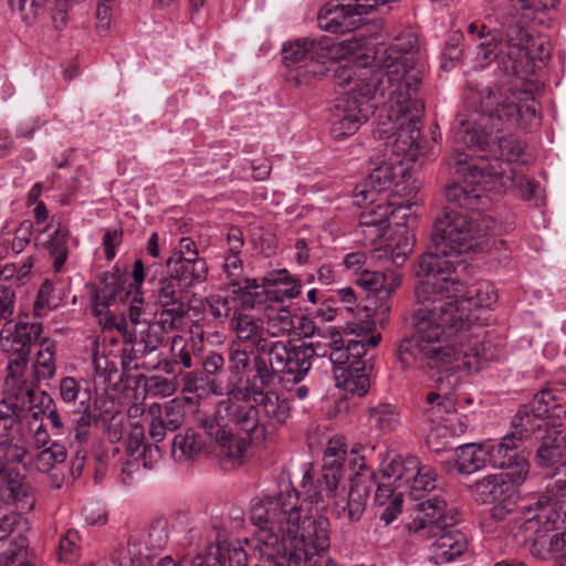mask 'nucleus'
<instances>
[{"label":"nucleus","instance_id":"f257e3e1","mask_svg":"<svg viewBox=\"0 0 566 566\" xmlns=\"http://www.w3.org/2000/svg\"><path fill=\"white\" fill-rule=\"evenodd\" d=\"M416 275L419 307L412 314L415 334L401 339L397 357L403 369L418 367L443 385L457 373L478 371L494 358L492 345L482 328L471 324L473 308L490 307L497 294L488 281L468 285L458 271L427 255Z\"/></svg>","mask_w":566,"mask_h":566},{"label":"nucleus","instance_id":"f03ea898","mask_svg":"<svg viewBox=\"0 0 566 566\" xmlns=\"http://www.w3.org/2000/svg\"><path fill=\"white\" fill-rule=\"evenodd\" d=\"M367 62L361 65H340L335 70V84L348 87L356 83L377 84L384 78L386 97L389 103L387 120L380 122L374 137L385 140L397 157H415L419 148L423 102L416 97L421 84L420 71L413 67L398 45L377 49L371 56L370 71Z\"/></svg>","mask_w":566,"mask_h":566},{"label":"nucleus","instance_id":"7ed1b4c3","mask_svg":"<svg viewBox=\"0 0 566 566\" xmlns=\"http://www.w3.org/2000/svg\"><path fill=\"white\" fill-rule=\"evenodd\" d=\"M291 354L287 342L270 339L256 357H251V377L244 376L241 382L239 379L226 385L212 382L213 394L227 396L219 402L220 413L226 411L229 420L253 442H265L291 418L289 399L266 389Z\"/></svg>","mask_w":566,"mask_h":566},{"label":"nucleus","instance_id":"20e7f679","mask_svg":"<svg viewBox=\"0 0 566 566\" xmlns=\"http://www.w3.org/2000/svg\"><path fill=\"white\" fill-rule=\"evenodd\" d=\"M250 521L256 527L259 549L283 557L287 566H321L329 548V521L325 516L302 518L298 494L290 485L273 496L253 499Z\"/></svg>","mask_w":566,"mask_h":566},{"label":"nucleus","instance_id":"39448f33","mask_svg":"<svg viewBox=\"0 0 566 566\" xmlns=\"http://www.w3.org/2000/svg\"><path fill=\"white\" fill-rule=\"evenodd\" d=\"M500 231L501 224L491 216L444 207L432 224L430 251L419 256L415 271L427 255L447 262L452 271L464 269V256L489 251Z\"/></svg>","mask_w":566,"mask_h":566},{"label":"nucleus","instance_id":"423d86ee","mask_svg":"<svg viewBox=\"0 0 566 566\" xmlns=\"http://www.w3.org/2000/svg\"><path fill=\"white\" fill-rule=\"evenodd\" d=\"M455 174L462 177L463 184L453 182L446 187L448 202L463 209H478L484 192L502 193L515 180L505 175L503 161L491 163L486 157H470L457 154L454 157Z\"/></svg>","mask_w":566,"mask_h":566},{"label":"nucleus","instance_id":"0eeeda50","mask_svg":"<svg viewBox=\"0 0 566 566\" xmlns=\"http://www.w3.org/2000/svg\"><path fill=\"white\" fill-rule=\"evenodd\" d=\"M533 95L527 91L512 90L505 85L485 87L480 95L476 109L484 126L495 134L512 136L515 129H528L538 124L536 111L527 104Z\"/></svg>","mask_w":566,"mask_h":566},{"label":"nucleus","instance_id":"6e6552de","mask_svg":"<svg viewBox=\"0 0 566 566\" xmlns=\"http://www.w3.org/2000/svg\"><path fill=\"white\" fill-rule=\"evenodd\" d=\"M42 333V324L29 322L28 316L18 322H6L0 331V347L7 355V386L20 390L21 384L27 388L24 373L29 363L32 345Z\"/></svg>","mask_w":566,"mask_h":566},{"label":"nucleus","instance_id":"1a4fd4ad","mask_svg":"<svg viewBox=\"0 0 566 566\" xmlns=\"http://www.w3.org/2000/svg\"><path fill=\"white\" fill-rule=\"evenodd\" d=\"M230 326L235 338L229 344V370L241 381L249 374L251 357H256L272 337L264 321L251 314L235 312Z\"/></svg>","mask_w":566,"mask_h":566},{"label":"nucleus","instance_id":"9d476101","mask_svg":"<svg viewBox=\"0 0 566 566\" xmlns=\"http://www.w3.org/2000/svg\"><path fill=\"white\" fill-rule=\"evenodd\" d=\"M453 140L457 145V151L467 147L489 153L491 158L485 157L491 163H494V160L503 161L505 175L512 172L510 164L517 159L523 150L521 143L515 137L495 134V130L484 126L481 116L473 122H461L460 126L453 129Z\"/></svg>","mask_w":566,"mask_h":566},{"label":"nucleus","instance_id":"9b49d317","mask_svg":"<svg viewBox=\"0 0 566 566\" xmlns=\"http://www.w3.org/2000/svg\"><path fill=\"white\" fill-rule=\"evenodd\" d=\"M377 94L387 99L382 77H379L378 85L356 83L350 92L337 101L331 129L334 139L340 140L354 135L367 122L376 108L374 99Z\"/></svg>","mask_w":566,"mask_h":566},{"label":"nucleus","instance_id":"f8f14e48","mask_svg":"<svg viewBox=\"0 0 566 566\" xmlns=\"http://www.w3.org/2000/svg\"><path fill=\"white\" fill-rule=\"evenodd\" d=\"M490 42L476 45V62L486 66L496 61L505 75L520 76L523 64L527 62L530 35L520 23H512L506 29L505 40L495 31Z\"/></svg>","mask_w":566,"mask_h":566},{"label":"nucleus","instance_id":"ddd939ff","mask_svg":"<svg viewBox=\"0 0 566 566\" xmlns=\"http://www.w3.org/2000/svg\"><path fill=\"white\" fill-rule=\"evenodd\" d=\"M563 476L556 478L535 503V514L523 522L515 538H530L536 532L566 528V467Z\"/></svg>","mask_w":566,"mask_h":566},{"label":"nucleus","instance_id":"4468645a","mask_svg":"<svg viewBox=\"0 0 566 566\" xmlns=\"http://www.w3.org/2000/svg\"><path fill=\"white\" fill-rule=\"evenodd\" d=\"M361 446H354L350 451L349 465L358 471L349 480L348 489L339 500L333 502V512L337 518H347L349 522L359 521L363 516L370 492L376 485L375 474L367 469L365 457L358 455Z\"/></svg>","mask_w":566,"mask_h":566},{"label":"nucleus","instance_id":"2eb2a0df","mask_svg":"<svg viewBox=\"0 0 566 566\" xmlns=\"http://www.w3.org/2000/svg\"><path fill=\"white\" fill-rule=\"evenodd\" d=\"M459 521V511L454 506L448 505L443 496L432 495L415 503L412 518L406 528L418 538L429 541L446 527L455 526Z\"/></svg>","mask_w":566,"mask_h":566},{"label":"nucleus","instance_id":"dca6fc26","mask_svg":"<svg viewBox=\"0 0 566 566\" xmlns=\"http://www.w3.org/2000/svg\"><path fill=\"white\" fill-rule=\"evenodd\" d=\"M167 333L157 322H146L145 326L138 331L134 328L126 340H123L120 356L123 373L130 374L155 368L146 361V357L159 349Z\"/></svg>","mask_w":566,"mask_h":566},{"label":"nucleus","instance_id":"f3484780","mask_svg":"<svg viewBox=\"0 0 566 566\" xmlns=\"http://www.w3.org/2000/svg\"><path fill=\"white\" fill-rule=\"evenodd\" d=\"M224 418H227L228 423L232 424L226 411L220 413L218 408L213 417L201 420V428L208 437L214 440L217 444L216 452L222 468L231 470L243 463L249 442L245 438L227 430L226 424L221 422ZM233 426L237 427L234 423Z\"/></svg>","mask_w":566,"mask_h":566},{"label":"nucleus","instance_id":"a211bd4d","mask_svg":"<svg viewBox=\"0 0 566 566\" xmlns=\"http://www.w3.org/2000/svg\"><path fill=\"white\" fill-rule=\"evenodd\" d=\"M407 168L400 160L375 164L367 178L355 189V202L358 206L374 205L379 195L391 186H399L406 177Z\"/></svg>","mask_w":566,"mask_h":566},{"label":"nucleus","instance_id":"6ab92c4d","mask_svg":"<svg viewBox=\"0 0 566 566\" xmlns=\"http://www.w3.org/2000/svg\"><path fill=\"white\" fill-rule=\"evenodd\" d=\"M520 441L514 434H505L501 442L488 447V458L493 468L505 469L504 473L511 478V482L525 481L530 464L524 455L517 452Z\"/></svg>","mask_w":566,"mask_h":566},{"label":"nucleus","instance_id":"aec40b11","mask_svg":"<svg viewBox=\"0 0 566 566\" xmlns=\"http://www.w3.org/2000/svg\"><path fill=\"white\" fill-rule=\"evenodd\" d=\"M363 3L364 0H342L335 4L326 3L318 12V27L327 32L340 34L355 30L360 22L358 17L378 9L369 8L365 12H360L358 6Z\"/></svg>","mask_w":566,"mask_h":566},{"label":"nucleus","instance_id":"412c9836","mask_svg":"<svg viewBox=\"0 0 566 566\" xmlns=\"http://www.w3.org/2000/svg\"><path fill=\"white\" fill-rule=\"evenodd\" d=\"M530 409L546 426L557 427L566 421V388L551 382L538 390L531 400Z\"/></svg>","mask_w":566,"mask_h":566},{"label":"nucleus","instance_id":"4be33fe9","mask_svg":"<svg viewBox=\"0 0 566 566\" xmlns=\"http://www.w3.org/2000/svg\"><path fill=\"white\" fill-rule=\"evenodd\" d=\"M328 57V48L322 42L298 39L289 42L283 48V61L286 66L306 67V72L316 74L321 64Z\"/></svg>","mask_w":566,"mask_h":566},{"label":"nucleus","instance_id":"5701e85b","mask_svg":"<svg viewBox=\"0 0 566 566\" xmlns=\"http://www.w3.org/2000/svg\"><path fill=\"white\" fill-rule=\"evenodd\" d=\"M126 276L116 270L103 275L99 285H90L92 313L96 317L109 313L107 308L128 296Z\"/></svg>","mask_w":566,"mask_h":566},{"label":"nucleus","instance_id":"b1692460","mask_svg":"<svg viewBox=\"0 0 566 566\" xmlns=\"http://www.w3.org/2000/svg\"><path fill=\"white\" fill-rule=\"evenodd\" d=\"M12 12H17L25 24H33L51 13L55 29L65 25L67 0H8Z\"/></svg>","mask_w":566,"mask_h":566},{"label":"nucleus","instance_id":"393cba45","mask_svg":"<svg viewBox=\"0 0 566 566\" xmlns=\"http://www.w3.org/2000/svg\"><path fill=\"white\" fill-rule=\"evenodd\" d=\"M559 533L549 536L554 530L536 532V535L530 538H516L521 544L528 547L530 553L539 559H546L549 556L555 558V566H566V528Z\"/></svg>","mask_w":566,"mask_h":566},{"label":"nucleus","instance_id":"a878e982","mask_svg":"<svg viewBox=\"0 0 566 566\" xmlns=\"http://www.w3.org/2000/svg\"><path fill=\"white\" fill-rule=\"evenodd\" d=\"M28 521L18 513H9L0 518V541L13 536L10 547L1 554V560L14 564L28 552L29 541L24 535Z\"/></svg>","mask_w":566,"mask_h":566},{"label":"nucleus","instance_id":"bb28decb","mask_svg":"<svg viewBox=\"0 0 566 566\" xmlns=\"http://www.w3.org/2000/svg\"><path fill=\"white\" fill-rule=\"evenodd\" d=\"M25 385L27 388L21 384V391L11 390L7 386V378L4 379L6 398L0 401V430L4 433L18 424L21 412L36 405L30 385Z\"/></svg>","mask_w":566,"mask_h":566},{"label":"nucleus","instance_id":"cd10ccee","mask_svg":"<svg viewBox=\"0 0 566 566\" xmlns=\"http://www.w3.org/2000/svg\"><path fill=\"white\" fill-rule=\"evenodd\" d=\"M356 284L365 291L371 293L368 295L370 305H366V310L374 311V317L380 319L382 325L390 313V305L387 303L389 290L385 286V275L380 272L363 271L356 279Z\"/></svg>","mask_w":566,"mask_h":566},{"label":"nucleus","instance_id":"c85d7f7f","mask_svg":"<svg viewBox=\"0 0 566 566\" xmlns=\"http://www.w3.org/2000/svg\"><path fill=\"white\" fill-rule=\"evenodd\" d=\"M511 478L506 473L491 474L482 478L471 485V494L476 502L492 504L496 501H503L510 494H513Z\"/></svg>","mask_w":566,"mask_h":566},{"label":"nucleus","instance_id":"c756f323","mask_svg":"<svg viewBox=\"0 0 566 566\" xmlns=\"http://www.w3.org/2000/svg\"><path fill=\"white\" fill-rule=\"evenodd\" d=\"M166 266L171 277H175L184 289L203 283L208 277V265L205 259L168 258Z\"/></svg>","mask_w":566,"mask_h":566},{"label":"nucleus","instance_id":"7c9ffc66","mask_svg":"<svg viewBox=\"0 0 566 566\" xmlns=\"http://www.w3.org/2000/svg\"><path fill=\"white\" fill-rule=\"evenodd\" d=\"M347 458V444L344 437H334L328 440L324 452L323 480L327 488V494H336L337 484L340 481V469Z\"/></svg>","mask_w":566,"mask_h":566},{"label":"nucleus","instance_id":"2f4dec72","mask_svg":"<svg viewBox=\"0 0 566 566\" xmlns=\"http://www.w3.org/2000/svg\"><path fill=\"white\" fill-rule=\"evenodd\" d=\"M263 284L272 287L266 291L269 300L279 303L297 297L302 290L301 280L292 275L286 269L268 272L263 277Z\"/></svg>","mask_w":566,"mask_h":566},{"label":"nucleus","instance_id":"473e14b6","mask_svg":"<svg viewBox=\"0 0 566 566\" xmlns=\"http://www.w3.org/2000/svg\"><path fill=\"white\" fill-rule=\"evenodd\" d=\"M431 541V549L437 562L450 563L463 555L468 548L467 536L459 530L446 527Z\"/></svg>","mask_w":566,"mask_h":566},{"label":"nucleus","instance_id":"72a5a7b5","mask_svg":"<svg viewBox=\"0 0 566 566\" xmlns=\"http://www.w3.org/2000/svg\"><path fill=\"white\" fill-rule=\"evenodd\" d=\"M0 502L6 505H14L19 510H31L33 499L31 486L21 472L0 476Z\"/></svg>","mask_w":566,"mask_h":566},{"label":"nucleus","instance_id":"f704fd0d","mask_svg":"<svg viewBox=\"0 0 566 566\" xmlns=\"http://www.w3.org/2000/svg\"><path fill=\"white\" fill-rule=\"evenodd\" d=\"M55 343L45 338L40 343V348L32 363L31 379L24 376V381L30 385L32 389L33 398H35V388L39 387L42 381L51 380L55 376Z\"/></svg>","mask_w":566,"mask_h":566},{"label":"nucleus","instance_id":"c9c22d12","mask_svg":"<svg viewBox=\"0 0 566 566\" xmlns=\"http://www.w3.org/2000/svg\"><path fill=\"white\" fill-rule=\"evenodd\" d=\"M28 449L11 433H0V476L21 472L25 467Z\"/></svg>","mask_w":566,"mask_h":566},{"label":"nucleus","instance_id":"e433bc0d","mask_svg":"<svg viewBox=\"0 0 566 566\" xmlns=\"http://www.w3.org/2000/svg\"><path fill=\"white\" fill-rule=\"evenodd\" d=\"M319 355L314 346H292L290 359L275 377L283 382L298 384L308 374L312 367V357Z\"/></svg>","mask_w":566,"mask_h":566},{"label":"nucleus","instance_id":"4c0bfd02","mask_svg":"<svg viewBox=\"0 0 566 566\" xmlns=\"http://www.w3.org/2000/svg\"><path fill=\"white\" fill-rule=\"evenodd\" d=\"M421 463L415 455L396 457L382 469L384 476L395 484L396 489H405L411 479L419 474Z\"/></svg>","mask_w":566,"mask_h":566},{"label":"nucleus","instance_id":"58836bf2","mask_svg":"<svg viewBox=\"0 0 566 566\" xmlns=\"http://www.w3.org/2000/svg\"><path fill=\"white\" fill-rule=\"evenodd\" d=\"M391 212L390 206L379 202L360 214L359 227L364 229V233L369 232L371 241L380 239L389 228Z\"/></svg>","mask_w":566,"mask_h":566},{"label":"nucleus","instance_id":"ea45409f","mask_svg":"<svg viewBox=\"0 0 566 566\" xmlns=\"http://www.w3.org/2000/svg\"><path fill=\"white\" fill-rule=\"evenodd\" d=\"M205 448L202 436L188 429L175 436L171 446V455L177 462H185L196 459Z\"/></svg>","mask_w":566,"mask_h":566},{"label":"nucleus","instance_id":"a19ab883","mask_svg":"<svg viewBox=\"0 0 566 566\" xmlns=\"http://www.w3.org/2000/svg\"><path fill=\"white\" fill-rule=\"evenodd\" d=\"M488 459V447L479 443H465L455 451V464L462 474H471L483 469Z\"/></svg>","mask_w":566,"mask_h":566},{"label":"nucleus","instance_id":"79ce46f5","mask_svg":"<svg viewBox=\"0 0 566 566\" xmlns=\"http://www.w3.org/2000/svg\"><path fill=\"white\" fill-rule=\"evenodd\" d=\"M453 411H455V401L449 394L430 391L427 395L422 415L429 422L440 426Z\"/></svg>","mask_w":566,"mask_h":566},{"label":"nucleus","instance_id":"37998d69","mask_svg":"<svg viewBox=\"0 0 566 566\" xmlns=\"http://www.w3.org/2000/svg\"><path fill=\"white\" fill-rule=\"evenodd\" d=\"M157 323L167 332L181 329L190 306L181 300L158 304Z\"/></svg>","mask_w":566,"mask_h":566},{"label":"nucleus","instance_id":"c03bdc74","mask_svg":"<svg viewBox=\"0 0 566 566\" xmlns=\"http://www.w3.org/2000/svg\"><path fill=\"white\" fill-rule=\"evenodd\" d=\"M437 473L429 465L419 468V474L411 479V482L403 489V494H407L411 500L419 502L431 497L430 492L436 488Z\"/></svg>","mask_w":566,"mask_h":566},{"label":"nucleus","instance_id":"a18cd8bd","mask_svg":"<svg viewBox=\"0 0 566 566\" xmlns=\"http://www.w3.org/2000/svg\"><path fill=\"white\" fill-rule=\"evenodd\" d=\"M66 458L65 446L59 441H52L50 446L39 449L34 455V465L39 472L49 473L63 464Z\"/></svg>","mask_w":566,"mask_h":566},{"label":"nucleus","instance_id":"49530a36","mask_svg":"<svg viewBox=\"0 0 566 566\" xmlns=\"http://www.w3.org/2000/svg\"><path fill=\"white\" fill-rule=\"evenodd\" d=\"M301 486L304 495V501L308 502L311 505H314L316 510H323L327 506L325 497H335V502L336 500H339L342 496L345 495L343 491L340 494L338 492V489L336 490V494H327V488L325 482H315L310 472H306L304 474Z\"/></svg>","mask_w":566,"mask_h":566},{"label":"nucleus","instance_id":"de8ad7c7","mask_svg":"<svg viewBox=\"0 0 566 566\" xmlns=\"http://www.w3.org/2000/svg\"><path fill=\"white\" fill-rule=\"evenodd\" d=\"M70 238V232L66 228L59 226V228L53 232L48 242L45 243V249L50 253L53 260V268L55 272H60L63 268L67 254L69 248L67 242Z\"/></svg>","mask_w":566,"mask_h":566},{"label":"nucleus","instance_id":"09e8293b","mask_svg":"<svg viewBox=\"0 0 566 566\" xmlns=\"http://www.w3.org/2000/svg\"><path fill=\"white\" fill-rule=\"evenodd\" d=\"M369 422L382 433L391 432L399 426V415L389 403H380L368 410Z\"/></svg>","mask_w":566,"mask_h":566},{"label":"nucleus","instance_id":"8fccbe9b","mask_svg":"<svg viewBox=\"0 0 566 566\" xmlns=\"http://www.w3.org/2000/svg\"><path fill=\"white\" fill-rule=\"evenodd\" d=\"M536 421L539 420L537 417L533 416L530 405L522 406L513 419L512 431L509 433L514 434L515 438L522 442L534 436L536 429L541 428L542 424L536 423Z\"/></svg>","mask_w":566,"mask_h":566},{"label":"nucleus","instance_id":"3c124183","mask_svg":"<svg viewBox=\"0 0 566 566\" xmlns=\"http://www.w3.org/2000/svg\"><path fill=\"white\" fill-rule=\"evenodd\" d=\"M98 421H103V423H105L107 418L104 416H99L98 418L94 417L90 410V406L85 405L84 400H81V413L73 421L71 428L74 432L75 441L78 443H86L90 440L93 423H98Z\"/></svg>","mask_w":566,"mask_h":566},{"label":"nucleus","instance_id":"603ef678","mask_svg":"<svg viewBox=\"0 0 566 566\" xmlns=\"http://www.w3.org/2000/svg\"><path fill=\"white\" fill-rule=\"evenodd\" d=\"M161 457L163 453L160 448L156 443H148L139 452V455H136L133 460H127L123 467V474H127L129 476L135 469L139 468V465L146 470H153L157 467Z\"/></svg>","mask_w":566,"mask_h":566},{"label":"nucleus","instance_id":"864d4df0","mask_svg":"<svg viewBox=\"0 0 566 566\" xmlns=\"http://www.w3.org/2000/svg\"><path fill=\"white\" fill-rule=\"evenodd\" d=\"M537 459L541 465L552 467L560 464L566 467V446H563L555 439H547L537 450Z\"/></svg>","mask_w":566,"mask_h":566},{"label":"nucleus","instance_id":"5fc2aeb1","mask_svg":"<svg viewBox=\"0 0 566 566\" xmlns=\"http://www.w3.org/2000/svg\"><path fill=\"white\" fill-rule=\"evenodd\" d=\"M226 555L220 545L211 543L207 546L206 556L198 555L191 560L174 562V566H224Z\"/></svg>","mask_w":566,"mask_h":566},{"label":"nucleus","instance_id":"6e6d98bb","mask_svg":"<svg viewBox=\"0 0 566 566\" xmlns=\"http://www.w3.org/2000/svg\"><path fill=\"white\" fill-rule=\"evenodd\" d=\"M462 40L463 35L455 32L447 41L441 56V67L444 71H450L458 62L461 61L463 54Z\"/></svg>","mask_w":566,"mask_h":566},{"label":"nucleus","instance_id":"4d7b16f0","mask_svg":"<svg viewBox=\"0 0 566 566\" xmlns=\"http://www.w3.org/2000/svg\"><path fill=\"white\" fill-rule=\"evenodd\" d=\"M176 282L177 280L171 277L170 273H168V276L159 279L153 291L156 305L182 298L181 291L177 289Z\"/></svg>","mask_w":566,"mask_h":566},{"label":"nucleus","instance_id":"13d9d810","mask_svg":"<svg viewBox=\"0 0 566 566\" xmlns=\"http://www.w3.org/2000/svg\"><path fill=\"white\" fill-rule=\"evenodd\" d=\"M60 398L64 403H75L77 400L81 403V400L85 401V405H88L90 395L87 391H82L81 384L73 377H64L60 381Z\"/></svg>","mask_w":566,"mask_h":566},{"label":"nucleus","instance_id":"bf43d9fd","mask_svg":"<svg viewBox=\"0 0 566 566\" xmlns=\"http://www.w3.org/2000/svg\"><path fill=\"white\" fill-rule=\"evenodd\" d=\"M39 406L41 408V413H43L51 427L56 431L57 434H62L65 432V424L60 416L56 403L54 402L53 398L45 391L40 392V401Z\"/></svg>","mask_w":566,"mask_h":566},{"label":"nucleus","instance_id":"052dcab7","mask_svg":"<svg viewBox=\"0 0 566 566\" xmlns=\"http://www.w3.org/2000/svg\"><path fill=\"white\" fill-rule=\"evenodd\" d=\"M57 304V298L54 295V286L49 280H45L38 291V296L34 302V313L36 316H42L46 312L54 310Z\"/></svg>","mask_w":566,"mask_h":566},{"label":"nucleus","instance_id":"680f3d73","mask_svg":"<svg viewBox=\"0 0 566 566\" xmlns=\"http://www.w3.org/2000/svg\"><path fill=\"white\" fill-rule=\"evenodd\" d=\"M161 421L169 431L177 430L185 421L184 406L176 400H171L165 406H161Z\"/></svg>","mask_w":566,"mask_h":566},{"label":"nucleus","instance_id":"e2e57ef3","mask_svg":"<svg viewBox=\"0 0 566 566\" xmlns=\"http://www.w3.org/2000/svg\"><path fill=\"white\" fill-rule=\"evenodd\" d=\"M268 329H270V337H279L290 334L294 329L293 318L286 308L280 310L275 316L268 321Z\"/></svg>","mask_w":566,"mask_h":566},{"label":"nucleus","instance_id":"0e129e2a","mask_svg":"<svg viewBox=\"0 0 566 566\" xmlns=\"http://www.w3.org/2000/svg\"><path fill=\"white\" fill-rule=\"evenodd\" d=\"M170 355L174 364H179L184 368H191L192 357L188 349V342L181 335H175L170 342Z\"/></svg>","mask_w":566,"mask_h":566},{"label":"nucleus","instance_id":"69168bd1","mask_svg":"<svg viewBox=\"0 0 566 566\" xmlns=\"http://www.w3.org/2000/svg\"><path fill=\"white\" fill-rule=\"evenodd\" d=\"M380 340V336H364L360 339H348L346 348L350 356V360H361L367 353V347H376Z\"/></svg>","mask_w":566,"mask_h":566},{"label":"nucleus","instance_id":"338daca9","mask_svg":"<svg viewBox=\"0 0 566 566\" xmlns=\"http://www.w3.org/2000/svg\"><path fill=\"white\" fill-rule=\"evenodd\" d=\"M80 535L75 530H69L59 543L60 559L72 560L78 551Z\"/></svg>","mask_w":566,"mask_h":566},{"label":"nucleus","instance_id":"774afa93","mask_svg":"<svg viewBox=\"0 0 566 566\" xmlns=\"http://www.w3.org/2000/svg\"><path fill=\"white\" fill-rule=\"evenodd\" d=\"M148 415L151 417L149 436L155 442H160L164 440L166 432L169 431L161 421V406L159 403H151L148 408Z\"/></svg>","mask_w":566,"mask_h":566}]
</instances>
